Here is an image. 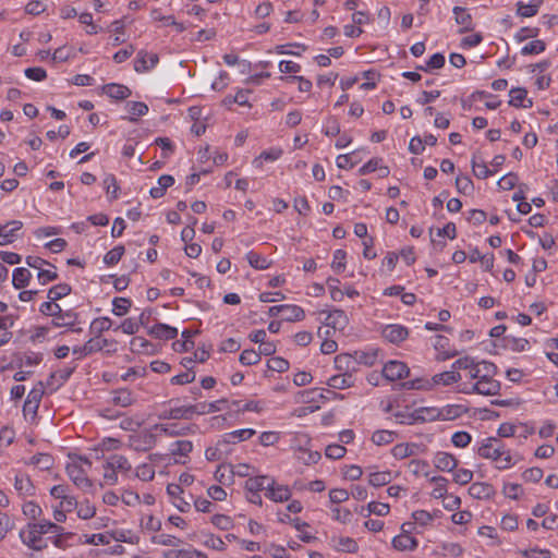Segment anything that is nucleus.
I'll return each instance as SVG.
<instances>
[{"instance_id": "f257e3e1", "label": "nucleus", "mask_w": 558, "mask_h": 558, "mask_svg": "<svg viewBox=\"0 0 558 558\" xmlns=\"http://www.w3.org/2000/svg\"><path fill=\"white\" fill-rule=\"evenodd\" d=\"M49 529H53L49 520L28 522L20 531L19 536L28 548L40 551L47 547V544L43 542V535L48 534Z\"/></svg>"}, {"instance_id": "f03ea898", "label": "nucleus", "mask_w": 558, "mask_h": 558, "mask_svg": "<svg viewBox=\"0 0 558 558\" xmlns=\"http://www.w3.org/2000/svg\"><path fill=\"white\" fill-rule=\"evenodd\" d=\"M484 374L481 378L471 386V388H463L460 391L463 393H480L483 396H495L500 391V383L492 376L496 373L497 367L490 362H483Z\"/></svg>"}, {"instance_id": "7ed1b4c3", "label": "nucleus", "mask_w": 558, "mask_h": 558, "mask_svg": "<svg viewBox=\"0 0 558 558\" xmlns=\"http://www.w3.org/2000/svg\"><path fill=\"white\" fill-rule=\"evenodd\" d=\"M461 374L456 371H446L439 374H435L430 380L428 379H415L407 383V386L411 389H432L435 386H450L461 380Z\"/></svg>"}, {"instance_id": "20e7f679", "label": "nucleus", "mask_w": 558, "mask_h": 558, "mask_svg": "<svg viewBox=\"0 0 558 558\" xmlns=\"http://www.w3.org/2000/svg\"><path fill=\"white\" fill-rule=\"evenodd\" d=\"M151 428H144L128 436L126 447L136 452H147L157 444V435Z\"/></svg>"}, {"instance_id": "39448f33", "label": "nucleus", "mask_w": 558, "mask_h": 558, "mask_svg": "<svg viewBox=\"0 0 558 558\" xmlns=\"http://www.w3.org/2000/svg\"><path fill=\"white\" fill-rule=\"evenodd\" d=\"M507 447L502 444V441L496 437L486 438L482 445L477 449V453L480 457L484 459H489L495 462H498V459L505 453Z\"/></svg>"}, {"instance_id": "423d86ee", "label": "nucleus", "mask_w": 558, "mask_h": 558, "mask_svg": "<svg viewBox=\"0 0 558 558\" xmlns=\"http://www.w3.org/2000/svg\"><path fill=\"white\" fill-rule=\"evenodd\" d=\"M66 474L73 484L82 490H88L93 482L87 477L86 471L81 464L73 462L66 465Z\"/></svg>"}, {"instance_id": "0eeeda50", "label": "nucleus", "mask_w": 558, "mask_h": 558, "mask_svg": "<svg viewBox=\"0 0 558 558\" xmlns=\"http://www.w3.org/2000/svg\"><path fill=\"white\" fill-rule=\"evenodd\" d=\"M408 374L409 367L400 361H389L383 367V376L390 381L402 379Z\"/></svg>"}, {"instance_id": "6e6552de", "label": "nucleus", "mask_w": 558, "mask_h": 558, "mask_svg": "<svg viewBox=\"0 0 558 558\" xmlns=\"http://www.w3.org/2000/svg\"><path fill=\"white\" fill-rule=\"evenodd\" d=\"M23 227L20 220H12L0 226V245H8L14 242L19 236V232Z\"/></svg>"}, {"instance_id": "1a4fd4ad", "label": "nucleus", "mask_w": 558, "mask_h": 558, "mask_svg": "<svg viewBox=\"0 0 558 558\" xmlns=\"http://www.w3.org/2000/svg\"><path fill=\"white\" fill-rule=\"evenodd\" d=\"M14 489L21 498L35 496L36 488L31 477L25 473H16L14 476Z\"/></svg>"}, {"instance_id": "9d476101", "label": "nucleus", "mask_w": 558, "mask_h": 558, "mask_svg": "<svg viewBox=\"0 0 558 558\" xmlns=\"http://www.w3.org/2000/svg\"><path fill=\"white\" fill-rule=\"evenodd\" d=\"M265 495L275 502H283L290 500L292 493L289 486L279 485L272 478L268 483L267 493H265Z\"/></svg>"}, {"instance_id": "9b49d317", "label": "nucleus", "mask_w": 558, "mask_h": 558, "mask_svg": "<svg viewBox=\"0 0 558 558\" xmlns=\"http://www.w3.org/2000/svg\"><path fill=\"white\" fill-rule=\"evenodd\" d=\"M159 61L157 53H148L145 50L138 51L134 60V70L138 73L149 71L155 68Z\"/></svg>"}, {"instance_id": "f8f14e48", "label": "nucleus", "mask_w": 558, "mask_h": 558, "mask_svg": "<svg viewBox=\"0 0 558 558\" xmlns=\"http://www.w3.org/2000/svg\"><path fill=\"white\" fill-rule=\"evenodd\" d=\"M383 337L389 342L398 344L409 337V330L402 325L390 324L383 329Z\"/></svg>"}, {"instance_id": "ddd939ff", "label": "nucleus", "mask_w": 558, "mask_h": 558, "mask_svg": "<svg viewBox=\"0 0 558 558\" xmlns=\"http://www.w3.org/2000/svg\"><path fill=\"white\" fill-rule=\"evenodd\" d=\"M44 395L43 384L39 383L38 387L33 388L24 402L23 412L24 414L35 415L39 408L41 398Z\"/></svg>"}, {"instance_id": "4468645a", "label": "nucleus", "mask_w": 558, "mask_h": 558, "mask_svg": "<svg viewBox=\"0 0 558 558\" xmlns=\"http://www.w3.org/2000/svg\"><path fill=\"white\" fill-rule=\"evenodd\" d=\"M255 429L253 428H243L233 430L230 433H226L221 439H219V446H227L230 444H238L244 440L250 439L252 436L255 435Z\"/></svg>"}, {"instance_id": "2eb2a0df", "label": "nucleus", "mask_w": 558, "mask_h": 558, "mask_svg": "<svg viewBox=\"0 0 558 558\" xmlns=\"http://www.w3.org/2000/svg\"><path fill=\"white\" fill-rule=\"evenodd\" d=\"M433 463L436 469L442 472H452L458 466V460L454 456L442 451L434 456Z\"/></svg>"}, {"instance_id": "dca6fc26", "label": "nucleus", "mask_w": 558, "mask_h": 558, "mask_svg": "<svg viewBox=\"0 0 558 558\" xmlns=\"http://www.w3.org/2000/svg\"><path fill=\"white\" fill-rule=\"evenodd\" d=\"M153 429L159 430L160 433L169 436H184L195 432V425L186 426V427H178L175 424H155Z\"/></svg>"}, {"instance_id": "f3484780", "label": "nucleus", "mask_w": 558, "mask_h": 558, "mask_svg": "<svg viewBox=\"0 0 558 558\" xmlns=\"http://www.w3.org/2000/svg\"><path fill=\"white\" fill-rule=\"evenodd\" d=\"M375 171L379 172V178H386L390 173L389 168L386 166H383L381 158H372L371 160H368L365 165H363L359 169V174L366 175V174L375 172Z\"/></svg>"}, {"instance_id": "a211bd4d", "label": "nucleus", "mask_w": 558, "mask_h": 558, "mask_svg": "<svg viewBox=\"0 0 558 558\" xmlns=\"http://www.w3.org/2000/svg\"><path fill=\"white\" fill-rule=\"evenodd\" d=\"M163 420H192L193 412L190 405L174 407L166 410L160 414Z\"/></svg>"}, {"instance_id": "6ab92c4d", "label": "nucleus", "mask_w": 558, "mask_h": 558, "mask_svg": "<svg viewBox=\"0 0 558 558\" xmlns=\"http://www.w3.org/2000/svg\"><path fill=\"white\" fill-rule=\"evenodd\" d=\"M469 494L476 499H489L495 495V489L488 483L476 482L469 487Z\"/></svg>"}, {"instance_id": "aec40b11", "label": "nucleus", "mask_w": 558, "mask_h": 558, "mask_svg": "<svg viewBox=\"0 0 558 558\" xmlns=\"http://www.w3.org/2000/svg\"><path fill=\"white\" fill-rule=\"evenodd\" d=\"M348 323H349V319H348V316L344 313V311L338 310V308L331 311L325 319L326 326L332 327L333 329H339V330L344 329L347 327Z\"/></svg>"}, {"instance_id": "412c9836", "label": "nucleus", "mask_w": 558, "mask_h": 558, "mask_svg": "<svg viewBox=\"0 0 558 558\" xmlns=\"http://www.w3.org/2000/svg\"><path fill=\"white\" fill-rule=\"evenodd\" d=\"M454 20L458 25L461 26L459 33H466L473 31L472 16L462 7H454L452 10Z\"/></svg>"}, {"instance_id": "4be33fe9", "label": "nucleus", "mask_w": 558, "mask_h": 558, "mask_svg": "<svg viewBox=\"0 0 558 558\" xmlns=\"http://www.w3.org/2000/svg\"><path fill=\"white\" fill-rule=\"evenodd\" d=\"M148 333L157 339L172 340L178 336V329L166 324H156Z\"/></svg>"}, {"instance_id": "5701e85b", "label": "nucleus", "mask_w": 558, "mask_h": 558, "mask_svg": "<svg viewBox=\"0 0 558 558\" xmlns=\"http://www.w3.org/2000/svg\"><path fill=\"white\" fill-rule=\"evenodd\" d=\"M163 558H207L205 553H202L192 547L183 549H169L163 551Z\"/></svg>"}, {"instance_id": "b1692460", "label": "nucleus", "mask_w": 558, "mask_h": 558, "mask_svg": "<svg viewBox=\"0 0 558 558\" xmlns=\"http://www.w3.org/2000/svg\"><path fill=\"white\" fill-rule=\"evenodd\" d=\"M87 342L90 354L101 351L105 348H112L116 351L117 341L114 339L101 338L99 335H94Z\"/></svg>"}, {"instance_id": "393cba45", "label": "nucleus", "mask_w": 558, "mask_h": 558, "mask_svg": "<svg viewBox=\"0 0 558 558\" xmlns=\"http://www.w3.org/2000/svg\"><path fill=\"white\" fill-rule=\"evenodd\" d=\"M527 92L523 87H514L511 88L509 92V105L520 108H531L533 102L531 99H527V104H523V101L526 99Z\"/></svg>"}, {"instance_id": "a878e982", "label": "nucleus", "mask_w": 558, "mask_h": 558, "mask_svg": "<svg viewBox=\"0 0 558 558\" xmlns=\"http://www.w3.org/2000/svg\"><path fill=\"white\" fill-rule=\"evenodd\" d=\"M104 92L107 96L116 100H123L131 95V90L128 86L117 83L105 85Z\"/></svg>"}, {"instance_id": "bb28decb", "label": "nucleus", "mask_w": 558, "mask_h": 558, "mask_svg": "<svg viewBox=\"0 0 558 558\" xmlns=\"http://www.w3.org/2000/svg\"><path fill=\"white\" fill-rule=\"evenodd\" d=\"M106 462L110 468H112L116 472H121L123 474L129 473L132 470V465L129 459L122 454H111L107 458Z\"/></svg>"}, {"instance_id": "cd10ccee", "label": "nucleus", "mask_w": 558, "mask_h": 558, "mask_svg": "<svg viewBox=\"0 0 558 558\" xmlns=\"http://www.w3.org/2000/svg\"><path fill=\"white\" fill-rule=\"evenodd\" d=\"M392 546L398 550H414L417 548L418 542L408 534H400L392 538Z\"/></svg>"}, {"instance_id": "c85d7f7f", "label": "nucleus", "mask_w": 558, "mask_h": 558, "mask_svg": "<svg viewBox=\"0 0 558 558\" xmlns=\"http://www.w3.org/2000/svg\"><path fill=\"white\" fill-rule=\"evenodd\" d=\"M31 278L32 274L27 268H15L12 274V284L17 290L23 289L28 286Z\"/></svg>"}, {"instance_id": "c756f323", "label": "nucleus", "mask_w": 558, "mask_h": 558, "mask_svg": "<svg viewBox=\"0 0 558 558\" xmlns=\"http://www.w3.org/2000/svg\"><path fill=\"white\" fill-rule=\"evenodd\" d=\"M354 384L353 376L349 372L331 376L328 379V386L333 389H345L352 387Z\"/></svg>"}, {"instance_id": "7c9ffc66", "label": "nucleus", "mask_w": 558, "mask_h": 558, "mask_svg": "<svg viewBox=\"0 0 558 558\" xmlns=\"http://www.w3.org/2000/svg\"><path fill=\"white\" fill-rule=\"evenodd\" d=\"M158 186H154L150 189L149 194L153 198H160L165 195L166 190L173 185L174 178L170 174H163L159 177Z\"/></svg>"}, {"instance_id": "2f4dec72", "label": "nucleus", "mask_w": 558, "mask_h": 558, "mask_svg": "<svg viewBox=\"0 0 558 558\" xmlns=\"http://www.w3.org/2000/svg\"><path fill=\"white\" fill-rule=\"evenodd\" d=\"M282 154L283 150L280 147H271L262 151L259 156L254 159L253 163L255 167L260 168L264 161H276L282 156Z\"/></svg>"}, {"instance_id": "473e14b6", "label": "nucleus", "mask_w": 558, "mask_h": 558, "mask_svg": "<svg viewBox=\"0 0 558 558\" xmlns=\"http://www.w3.org/2000/svg\"><path fill=\"white\" fill-rule=\"evenodd\" d=\"M167 493L173 498V505L181 511L185 512L190 508V504L180 497L183 493L182 488L177 484H170L167 487Z\"/></svg>"}, {"instance_id": "72a5a7b5", "label": "nucleus", "mask_w": 558, "mask_h": 558, "mask_svg": "<svg viewBox=\"0 0 558 558\" xmlns=\"http://www.w3.org/2000/svg\"><path fill=\"white\" fill-rule=\"evenodd\" d=\"M521 460L522 457L519 453L512 452L510 449L507 448L505 450V453H502L500 459H498V462L495 464V466L498 470H507L515 465Z\"/></svg>"}, {"instance_id": "f704fd0d", "label": "nucleus", "mask_w": 558, "mask_h": 558, "mask_svg": "<svg viewBox=\"0 0 558 558\" xmlns=\"http://www.w3.org/2000/svg\"><path fill=\"white\" fill-rule=\"evenodd\" d=\"M466 412V409L461 404H448L439 409L441 421H451L460 417Z\"/></svg>"}, {"instance_id": "c9c22d12", "label": "nucleus", "mask_w": 558, "mask_h": 558, "mask_svg": "<svg viewBox=\"0 0 558 558\" xmlns=\"http://www.w3.org/2000/svg\"><path fill=\"white\" fill-rule=\"evenodd\" d=\"M418 445L416 444H398L391 449V454L396 459H405L408 457L414 456L417 453Z\"/></svg>"}, {"instance_id": "e433bc0d", "label": "nucleus", "mask_w": 558, "mask_h": 558, "mask_svg": "<svg viewBox=\"0 0 558 558\" xmlns=\"http://www.w3.org/2000/svg\"><path fill=\"white\" fill-rule=\"evenodd\" d=\"M270 480L271 478L265 475L250 477L245 482V489L248 493H259L260 490L267 492L268 483Z\"/></svg>"}, {"instance_id": "4c0bfd02", "label": "nucleus", "mask_w": 558, "mask_h": 558, "mask_svg": "<svg viewBox=\"0 0 558 558\" xmlns=\"http://www.w3.org/2000/svg\"><path fill=\"white\" fill-rule=\"evenodd\" d=\"M78 318V314L73 311L61 310V313L52 320L54 327H73Z\"/></svg>"}, {"instance_id": "58836bf2", "label": "nucleus", "mask_w": 558, "mask_h": 558, "mask_svg": "<svg viewBox=\"0 0 558 558\" xmlns=\"http://www.w3.org/2000/svg\"><path fill=\"white\" fill-rule=\"evenodd\" d=\"M135 401L132 392L128 389H117L112 392V403L120 407H130Z\"/></svg>"}, {"instance_id": "ea45409f", "label": "nucleus", "mask_w": 558, "mask_h": 558, "mask_svg": "<svg viewBox=\"0 0 558 558\" xmlns=\"http://www.w3.org/2000/svg\"><path fill=\"white\" fill-rule=\"evenodd\" d=\"M392 481L390 471H376L368 474V484L374 487L388 485Z\"/></svg>"}, {"instance_id": "a19ab883", "label": "nucleus", "mask_w": 558, "mask_h": 558, "mask_svg": "<svg viewBox=\"0 0 558 558\" xmlns=\"http://www.w3.org/2000/svg\"><path fill=\"white\" fill-rule=\"evenodd\" d=\"M125 109L130 113L129 120L131 122H135L137 117L145 116L148 112V106L142 101H129Z\"/></svg>"}, {"instance_id": "79ce46f5", "label": "nucleus", "mask_w": 558, "mask_h": 558, "mask_svg": "<svg viewBox=\"0 0 558 558\" xmlns=\"http://www.w3.org/2000/svg\"><path fill=\"white\" fill-rule=\"evenodd\" d=\"M543 3V0H531L530 3L524 4L519 1L517 3L518 10L517 13L522 17H531L537 14L538 8Z\"/></svg>"}, {"instance_id": "37998d69", "label": "nucleus", "mask_w": 558, "mask_h": 558, "mask_svg": "<svg viewBox=\"0 0 558 558\" xmlns=\"http://www.w3.org/2000/svg\"><path fill=\"white\" fill-rule=\"evenodd\" d=\"M283 319L287 322H300L304 319L305 312L301 306L284 304V311L282 312Z\"/></svg>"}, {"instance_id": "c03bdc74", "label": "nucleus", "mask_w": 558, "mask_h": 558, "mask_svg": "<svg viewBox=\"0 0 558 558\" xmlns=\"http://www.w3.org/2000/svg\"><path fill=\"white\" fill-rule=\"evenodd\" d=\"M193 450V444L190 440H177L170 447V453L174 457L187 458Z\"/></svg>"}, {"instance_id": "a18cd8bd", "label": "nucleus", "mask_w": 558, "mask_h": 558, "mask_svg": "<svg viewBox=\"0 0 558 558\" xmlns=\"http://www.w3.org/2000/svg\"><path fill=\"white\" fill-rule=\"evenodd\" d=\"M22 512L29 519V522H34L41 517L43 509L37 502L31 500L23 504Z\"/></svg>"}, {"instance_id": "49530a36", "label": "nucleus", "mask_w": 558, "mask_h": 558, "mask_svg": "<svg viewBox=\"0 0 558 558\" xmlns=\"http://www.w3.org/2000/svg\"><path fill=\"white\" fill-rule=\"evenodd\" d=\"M408 469L415 476H429V463L426 460L413 459L408 463Z\"/></svg>"}, {"instance_id": "de8ad7c7", "label": "nucleus", "mask_w": 558, "mask_h": 558, "mask_svg": "<svg viewBox=\"0 0 558 558\" xmlns=\"http://www.w3.org/2000/svg\"><path fill=\"white\" fill-rule=\"evenodd\" d=\"M121 447V441L116 438H105L99 444L98 447H95L93 451L95 452V458L100 459L101 456L99 453H102L105 450L111 451V450H118Z\"/></svg>"}, {"instance_id": "09e8293b", "label": "nucleus", "mask_w": 558, "mask_h": 558, "mask_svg": "<svg viewBox=\"0 0 558 558\" xmlns=\"http://www.w3.org/2000/svg\"><path fill=\"white\" fill-rule=\"evenodd\" d=\"M111 326L112 320L109 317H97L90 323L89 330L90 333L100 336L102 332L109 330Z\"/></svg>"}, {"instance_id": "8fccbe9b", "label": "nucleus", "mask_w": 558, "mask_h": 558, "mask_svg": "<svg viewBox=\"0 0 558 558\" xmlns=\"http://www.w3.org/2000/svg\"><path fill=\"white\" fill-rule=\"evenodd\" d=\"M472 170L476 178L478 179H487L493 174V171L487 167L485 161H478L476 155L472 158Z\"/></svg>"}, {"instance_id": "3c124183", "label": "nucleus", "mask_w": 558, "mask_h": 558, "mask_svg": "<svg viewBox=\"0 0 558 558\" xmlns=\"http://www.w3.org/2000/svg\"><path fill=\"white\" fill-rule=\"evenodd\" d=\"M445 56L440 52L434 53L425 65L416 66L417 70L429 72L432 70L441 69L445 65Z\"/></svg>"}, {"instance_id": "603ef678", "label": "nucleus", "mask_w": 558, "mask_h": 558, "mask_svg": "<svg viewBox=\"0 0 558 558\" xmlns=\"http://www.w3.org/2000/svg\"><path fill=\"white\" fill-rule=\"evenodd\" d=\"M429 481L435 485L432 496L436 499L444 498L447 494L448 481L442 476H433Z\"/></svg>"}, {"instance_id": "864d4df0", "label": "nucleus", "mask_w": 558, "mask_h": 558, "mask_svg": "<svg viewBox=\"0 0 558 558\" xmlns=\"http://www.w3.org/2000/svg\"><path fill=\"white\" fill-rule=\"evenodd\" d=\"M76 513L80 519L89 520L95 517L96 508L89 500L85 499L78 502Z\"/></svg>"}, {"instance_id": "5fc2aeb1", "label": "nucleus", "mask_w": 558, "mask_h": 558, "mask_svg": "<svg viewBox=\"0 0 558 558\" xmlns=\"http://www.w3.org/2000/svg\"><path fill=\"white\" fill-rule=\"evenodd\" d=\"M396 433L387 429L376 430L372 436V441L377 446H385L395 440Z\"/></svg>"}, {"instance_id": "6e6d98bb", "label": "nucleus", "mask_w": 558, "mask_h": 558, "mask_svg": "<svg viewBox=\"0 0 558 558\" xmlns=\"http://www.w3.org/2000/svg\"><path fill=\"white\" fill-rule=\"evenodd\" d=\"M71 286L68 283H59L51 287L48 291V299L51 301H58L71 293Z\"/></svg>"}, {"instance_id": "4d7b16f0", "label": "nucleus", "mask_w": 558, "mask_h": 558, "mask_svg": "<svg viewBox=\"0 0 558 558\" xmlns=\"http://www.w3.org/2000/svg\"><path fill=\"white\" fill-rule=\"evenodd\" d=\"M311 438L306 434H296L292 439L291 448L295 454L305 450H311Z\"/></svg>"}, {"instance_id": "13d9d810", "label": "nucleus", "mask_w": 558, "mask_h": 558, "mask_svg": "<svg viewBox=\"0 0 558 558\" xmlns=\"http://www.w3.org/2000/svg\"><path fill=\"white\" fill-rule=\"evenodd\" d=\"M416 420L433 422L440 420L439 408H420L415 411Z\"/></svg>"}, {"instance_id": "bf43d9fd", "label": "nucleus", "mask_w": 558, "mask_h": 558, "mask_svg": "<svg viewBox=\"0 0 558 558\" xmlns=\"http://www.w3.org/2000/svg\"><path fill=\"white\" fill-rule=\"evenodd\" d=\"M28 464L39 466L41 470H49L53 465V458L48 453H38L29 459Z\"/></svg>"}, {"instance_id": "052dcab7", "label": "nucleus", "mask_w": 558, "mask_h": 558, "mask_svg": "<svg viewBox=\"0 0 558 558\" xmlns=\"http://www.w3.org/2000/svg\"><path fill=\"white\" fill-rule=\"evenodd\" d=\"M327 287L330 291V296L333 301L340 302L343 300L344 292L339 288L340 280L335 277H329L326 280Z\"/></svg>"}, {"instance_id": "680f3d73", "label": "nucleus", "mask_w": 558, "mask_h": 558, "mask_svg": "<svg viewBox=\"0 0 558 558\" xmlns=\"http://www.w3.org/2000/svg\"><path fill=\"white\" fill-rule=\"evenodd\" d=\"M124 254V246L123 245H117L112 250L106 253L104 256V263L107 266H113L118 264L121 259V257Z\"/></svg>"}, {"instance_id": "e2e57ef3", "label": "nucleus", "mask_w": 558, "mask_h": 558, "mask_svg": "<svg viewBox=\"0 0 558 558\" xmlns=\"http://www.w3.org/2000/svg\"><path fill=\"white\" fill-rule=\"evenodd\" d=\"M336 548L344 553H356L359 549L357 543L351 537H339L336 541Z\"/></svg>"}, {"instance_id": "0e129e2a", "label": "nucleus", "mask_w": 558, "mask_h": 558, "mask_svg": "<svg viewBox=\"0 0 558 558\" xmlns=\"http://www.w3.org/2000/svg\"><path fill=\"white\" fill-rule=\"evenodd\" d=\"M546 45L541 39H535L525 46L521 48V54L529 56V54H538L543 51H545Z\"/></svg>"}, {"instance_id": "69168bd1", "label": "nucleus", "mask_w": 558, "mask_h": 558, "mask_svg": "<svg viewBox=\"0 0 558 558\" xmlns=\"http://www.w3.org/2000/svg\"><path fill=\"white\" fill-rule=\"evenodd\" d=\"M456 187L458 192L470 195L474 191V185L472 180L466 175H458L456 178Z\"/></svg>"}, {"instance_id": "338daca9", "label": "nucleus", "mask_w": 558, "mask_h": 558, "mask_svg": "<svg viewBox=\"0 0 558 558\" xmlns=\"http://www.w3.org/2000/svg\"><path fill=\"white\" fill-rule=\"evenodd\" d=\"M248 264L255 269H267L269 267L268 260L262 255L251 251L246 254Z\"/></svg>"}, {"instance_id": "774afa93", "label": "nucleus", "mask_w": 558, "mask_h": 558, "mask_svg": "<svg viewBox=\"0 0 558 558\" xmlns=\"http://www.w3.org/2000/svg\"><path fill=\"white\" fill-rule=\"evenodd\" d=\"M239 361L243 365L251 366L260 362V355L253 349H246L240 354Z\"/></svg>"}]
</instances>
